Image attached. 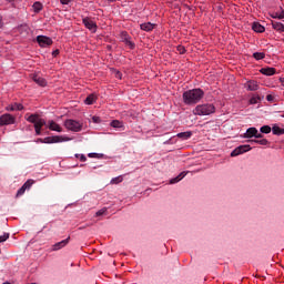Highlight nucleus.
<instances>
[{"mask_svg":"<svg viewBox=\"0 0 284 284\" xmlns=\"http://www.w3.org/2000/svg\"><path fill=\"white\" fill-rule=\"evenodd\" d=\"M205 97L203 89L187 90L182 94L183 102L185 105H196Z\"/></svg>","mask_w":284,"mask_h":284,"instance_id":"f257e3e1","label":"nucleus"},{"mask_svg":"<svg viewBox=\"0 0 284 284\" xmlns=\"http://www.w3.org/2000/svg\"><path fill=\"white\" fill-rule=\"evenodd\" d=\"M215 112L216 108L214 104H199L193 110L195 116H210V114H214Z\"/></svg>","mask_w":284,"mask_h":284,"instance_id":"f03ea898","label":"nucleus"},{"mask_svg":"<svg viewBox=\"0 0 284 284\" xmlns=\"http://www.w3.org/2000/svg\"><path fill=\"white\" fill-rule=\"evenodd\" d=\"M64 126L67 130H71V132H81L83 124L77 120H67Z\"/></svg>","mask_w":284,"mask_h":284,"instance_id":"7ed1b4c3","label":"nucleus"},{"mask_svg":"<svg viewBox=\"0 0 284 284\" xmlns=\"http://www.w3.org/2000/svg\"><path fill=\"white\" fill-rule=\"evenodd\" d=\"M29 123H33L34 128L42 129L45 125V120L41 119L39 114H31L27 118Z\"/></svg>","mask_w":284,"mask_h":284,"instance_id":"20e7f679","label":"nucleus"},{"mask_svg":"<svg viewBox=\"0 0 284 284\" xmlns=\"http://www.w3.org/2000/svg\"><path fill=\"white\" fill-rule=\"evenodd\" d=\"M17 123V118L12 114L4 113L0 116V125H14Z\"/></svg>","mask_w":284,"mask_h":284,"instance_id":"39448f33","label":"nucleus"},{"mask_svg":"<svg viewBox=\"0 0 284 284\" xmlns=\"http://www.w3.org/2000/svg\"><path fill=\"white\" fill-rule=\"evenodd\" d=\"M250 150H252V146H250V144L240 145L231 152V156H239L241 154H245V152H250Z\"/></svg>","mask_w":284,"mask_h":284,"instance_id":"423d86ee","label":"nucleus"},{"mask_svg":"<svg viewBox=\"0 0 284 284\" xmlns=\"http://www.w3.org/2000/svg\"><path fill=\"white\" fill-rule=\"evenodd\" d=\"M37 42L39 43L40 48H50L52 45V39L45 36H38Z\"/></svg>","mask_w":284,"mask_h":284,"instance_id":"0eeeda50","label":"nucleus"},{"mask_svg":"<svg viewBox=\"0 0 284 284\" xmlns=\"http://www.w3.org/2000/svg\"><path fill=\"white\" fill-rule=\"evenodd\" d=\"M34 185V180H28L17 192V196H23L26 194V190H30Z\"/></svg>","mask_w":284,"mask_h":284,"instance_id":"6e6552de","label":"nucleus"},{"mask_svg":"<svg viewBox=\"0 0 284 284\" xmlns=\"http://www.w3.org/2000/svg\"><path fill=\"white\" fill-rule=\"evenodd\" d=\"M82 23L84 24L88 30H91V32H97V22L92 21L90 18H83Z\"/></svg>","mask_w":284,"mask_h":284,"instance_id":"1a4fd4ad","label":"nucleus"},{"mask_svg":"<svg viewBox=\"0 0 284 284\" xmlns=\"http://www.w3.org/2000/svg\"><path fill=\"white\" fill-rule=\"evenodd\" d=\"M62 141H70V138L59 135L44 138V143H62Z\"/></svg>","mask_w":284,"mask_h":284,"instance_id":"9d476101","label":"nucleus"},{"mask_svg":"<svg viewBox=\"0 0 284 284\" xmlns=\"http://www.w3.org/2000/svg\"><path fill=\"white\" fill-rule=\"evenodd\" d=\"M68 243H70V236L65 240H62L61 242L53 244L52 252H59V250H63V247H65V245H68Z\"/></svg>","mask_w":284,"mask_h":284,"instance_id":"9b49d317","label":"nucleus"},{"mask_svg":"<svg viewBox=\"0 0 284 284\" xmlns=\"http://www.w3.org/2000/svg\"><path fill=\"white\" fill-rule=\"evenodd\" d=\"M245 88L248 92H256V90H258V82L250 80L245 83Z\"/></svg>","mask_w":284,"mask_h":284,"instance_id":"f8f14e48","label":"nucleus"},{"mask_svg":"<svg viewBox=\"0 0 284 284\" xmlns=\"http://www.w3.org/2000/svg\"><path fill=\"white\" fill-rule=\"evenodd\" d=\"M185 176H187V172L183 171L178 176L171 179L169 181V183H170V185H174V184L179 183L180 181H183V179H185Z\"/></svg>","mask_w":284,"mask_h":284,"instance_id":"ddd939ff","label":"nucleus"},{"mask_svg":"<svg viewBox=\"0 0 284 284\" xmlns=\"http://www.w3.org/2000/svg\"><path fill=\"white\" fill-rule=\"evenodd\" d=\"M261 74H264L265 77H274L276 74V69L275 68H262L260 70Z\"/></svg>","mask_w":284,"mask_h":284,"instance_id":"4468645a","label":"nucleus"},{"mask_svg":"<svg viewBox=\"0 0 284 284\" xmlns=\"http://www.w3.org/2000/svg\"><path fill=\"white\" fill-rule=\"evenodd\" d=\"M32 79L34 83H37L41 88H45L48 85V82L43 78H41V75L39 74H33Z\"/></svg>","mask_w":284,"mask_h":284,"instance_id":"2eb2a0df","label":"nucleus"},{"mask_svg":"<svg viewBox=\"0 0 284 284\" xmlns=\"http://www.w3.org/2000/svg\"><path fill=\"white\" fill-rule=\"evenodd\" d=\"M141 30H144V32H152V30H154V28H156V24L152 23V22H144L142 24H140Z\"/></svg>","mask_w":284,"mask_h":284,"instance_id":"dca6fc26","label":"nucleus"},{"mask_svg":"<svg viewBox=\"0 0 284 284\" xmlns=\"http://www.w3.org/2000/svg\"><path fill=\"white\" fill-rule=\"evenodd\" d=\"M257 129L256 128H254V126H252V128H248L247 130H246V133L244 134V139H252V136H256V134H257Z\"/></svg>","mask_w":284,"mask_h":284,"instance_id":"f3484780","label":"nucleus"},{"mask_svg":"<svg viewBox=\"0 0 284 284\" xmlns=\"http://www.w3.org/2000/svg\"><path fill=\"white\" fill-rule=\"evenodd\" d=\"M49 130L52 132H63V129L54 121H49Z\"/></svg>","mask_w":284,"mask_h":284,"instance_id":"a211bd4d","label":"nucleus"},{"mask_svg":"<svg viewBox=\"0 0 284 284\" xmlns=\"http://www.w3.org/2000/svg\"><path fill=\"white\" fill-rule=\"evenodd\" d=\"M272 28L273 30H276V32H284V24L282 22L273 20Z\"/></svg>","mask_w":284,"mask_h":284,"instance_id":"6ab92c4d","label":"nucleus"},{"mask_svg":"<svg viewBox=\"0 0 284 284\" xmlns=\"http://www.w3.org/2000/svg\"><path fill=\"white\" fill-rule=\"evenodd\" d=\"M192 138V131H185L178 133V139H182V141H187V139Z\"/></svg>","mask_w":284,"mask_h":284,"instance_id":"aec40b11","label":"nucleus"},{"mask_svg":"<svg viewBox=\"0 0 284 284\" xmlns=\"http://www.w3.org/2000/svg\"><path fill=\"white\" fill-rule=\"evenodd\" d=\"M252 30H254V32L262 33V32H265V27H263L258 22H253Z\"/></svg>","mask_w":284,"mask_h":284,"instance_id":"412c9836","label":"nucleus"},{"mask_svg":"<svg viewBox=\"0 0 284 284\" xmlns=\"http://www.w3.org/2000/svg\"><path fill=\"white\" fill-rule=\"evenodd\" d=\"M7 110H10L11 112H14L16 110H18L20 112L21 110H23V104L14 103V104L9 105L7 108Z\"/></svg>","mask_w":284,"mask_h":284,"instance_id":"4be33fe9","label":"nucleus"},{"mask_svg":"<svg viewBox=\"0 0 284 284\" xmlns=\"http://www.w3.org/2000/svg\"><path fill=\"white\" fill-rule=\"evenodd\" d=\"M272 132L275 136H282V134H284V129H281L278 125H274L272 128Z\"/></svg>","mask_w":284,"mask_h":284,"instance_id":"5701e85b","label":"nucleus"},{"mask_svg":"<svg viewBox=\"0 0 284 284\" xmlns=\"http://www.w3.org/2000/svg\"><path fill=\"white\" fill-rule=\"evenodd\" d=\"M94 101H97V95L94 94H90L87 97V99L84 100V103L87 105H92L94 103Z\"/></svg>","mask_w":284,"mask_h":284,"instance_id":"b1692460","label":"nucleus"},{"mask_svg":"<svg viewBox=\"0 0 284 284\" xmlns=\"http://www.w3.org/2000/svg\"><path fill=\"white\" fill-rule=\"evenodd\" d=\"M248 143H257L258 145H267L270 143V141H267V139L248 140Z\"/></svg>","mask_w":284,"mask_h":284,"instance_id":"393cba45","label":"nucleus"},{"mask_svg":"<svg viewBox=\"0 0 284 284\" xmlns=\"http://www.w3.org/2000/svg\"><path fill=\"white\" fill-rule=\"evenodd\" d=\"M120 39H121V41H122L123 43H125V42H128V41H129L130 39H132V38L130 37V34H128L126 31H122L121 34H120Z\"/></svg>","mask_w":284,"mask_h":284,"instance_id":"a878e982","label":"nucleus"},{"mask_svg":"<svg viewBox=\"0 0 284 284\" xmlns=\"http://www.w3.org/2000/svg\"><path fill=\"white\" fill-rule=\"evenodd\" d=\"M260 132L262 134H270V132H272V126L270 125H263L261 129H260Z\"/></svg>","mask_w":284,"mask_h":284,"instance_id":"bb28decb","label":"nucleus"},{"mask_svg":"<svg viewBox=\"0 0 284 284\" xmlns=\"http://www.w3.org/2000/svg\"><path fill=\"white\" fill-rule=\"evenodd\" d=\"M33 10L34 12H41V10H43V4L41 2H34Z\"/></svg>","mask_w":284,"mask_h":284,"instance_id":"cd10ccee","label":"nucleus"},{"mask_svg":"<svg viewBox=\"0 0 284 284\" xmlns=\"http://www.w3.org/2000/svg\"><path fill=\"white\" fill-rule=\"evenodd\" d=\"M253 58H255L256 61H261L262 59H265V53L255 52V53H253Z\"/></svg>","mask_w":284,"mask_h":284,"instance_id":"c85d7f7f","label":"nucleus"},{"mask_svg":"<svg viewBox=\"0 0 284 284\" xmlns=\"http://www.w3.org/2000/svg\"><path fill=\"white\" fill-rule=\"evenodd\" d=\"M119 183H123V176H116L111 180L112 185H116Z\"/></svg>","mask_w":284,"mask_h":284,"instance_id":"c756f323","label":"nucleus"},{"mask_svg":"<svg viewBox=\"0 0 284 284\" xmlns=\"http://www.w3.org/2000/svg\"><path fill=\"white\" fill-rule=\"evenodd\" d=\"M111 128H123V122H121L119 120H113L111 122Z\"/></svg>","mask_w":284,"mask_h":284,"instance_id":"7c9ffc66","label":"nucleus"},{"mask_svg":"<svg viewBox=\"0 0 284 284\" xmlns=\"http://www.w3.org/2000/svg\"><path fill=\"white\" fill-rule=\"evenodd\" d=\"M260 100H261V97L254 95V97H252V98L250 99V103H251V105H256V103H258Z\"/></svg>","mask_w":284,"mask_h":284,"instance_id":"2f4dec72","label":"nucleus"},{"mask_svg":"<svg viewBox=\"0 0 284 284\" xmlns=\"http://www.w3.org/2000/svg\"><path fill=\"white\" fill-rule=\"evenodd\" d=\"M104 214H108V207H103V209L99 210L95 213V216H103Z\"/></svg>","mask_w":284,"mask_h":284,"instance_id":"473e14b6","label":"nucleus"},{"mask_svg":"<svg viewBox=\"0 0 284 284\" xmlns=\"http://www.w3.org/2000/svg\"><path fill=\"white\" fill-rule=\"evenodd\" d=\"M9 239H10V233H4L3 235H0V243H6V241Z\"/></svg>","mask_w":284,"mask_h":284,"instance_id":"72a5a7b5","label":"nucleus"},{"mask_svg":"<svg viewBox=\"0 0 284 284\" xmlns=\"http://www.w3.org/2000/svg\"><path fill=\"white\" fill-rule=\"evenodd\" d=\"M125 45H128L130 48V50H134V48H136V44H134V42H132L131 39H129V41L124 42Z\"/></svg>","mask_w":284,"mask_h":284,"instance_id":"f704fd0d","label":"nucleus"},{"mask_svg":"<svg viewBox=\"0 0 284 284\" xmlns=\"http://www.w3.org/2000/svg\"><path fill=\"white\" fill-rule=\"evenodd\" d=\"M176 50H178V52H179L180 54H185V47H183V45H178V47H176Z\"/></svg>","mask_w":284,"mask_h":284,"instance_id":"c9c22d12","label":"nucleus"},{"mask_svg":"<svg viewBox=\"0 0 284 284\" xmlns=\"http://www.w3.org/2000/svg\"><path fill=\"white\" fill-rule=\"evenodd\" d=\"M92 121H93V123H101V118L94 115V116H92Z\"/></svg>","mask_w":284,"mask_h":284,"instance_id":"e433bc0d","label":"nucleus"},{"mask_svg":"<svg viewBox=\"0 0 284 284\" xmlns=\"http://www.w3.org/2000/svg\"><path fill=\"white\" fill-rule=\"evenodd\" d=\"M37 136H41V129L39 126H34Z\"/></svg>","mask_w":284,"mask_h":284,"instance_id":"4c0bfd02","label":"nucleus"},{"mask_svg":"<svg viewBox=\"0 0 284 284\" xmlns=\"http://www.w3.org/2000/svg\"><path fill=\"white\" fill-rule=\"evenodd\" d=\"M266 101H270L272 103V101H274V95L272 94L266 95Z\"/></svg>","mask_w":284,"mask_h":284,"instance_id":"58836bf2","label":"nucleus"},{"mask_svg":"<svg viewBox=\"0 0 284 284\" xmlns=\"http://www.w3.org/2000/svg\"><path fill=\"white\" fill-rule=\"evenodd\" d=\"M80 161H81L82 163H85V161H88V158H85L84 154H81V155H80Z\"/></svg>","mask_w":284,"mask_h":284,"instance_id":"ea45409f","label":"nucleus"},{"mask_svg":"<svg viewBox=\"0 0 284 284\" xmlns=\"http://www.w3.org/2000/svg\"><path fill=\"white\" fill-rule=\"evenodd\" d=\"M71 0H60V3H62V6H68V3H70Z\"/></svg>","mask_w":284,"mask_h":284,"instance_id":"a19ab883","label":"nucleus"},{"mask_svg":"<svg viewBox=\"0 0 284 284\" xmlns=\"http://www.w3.org/2000/svg\"><path fill=\"white\" fill-rule=\"evenodd\" d=\"M255 139H263V133H260V132L257 131V133L255 134Z\"/></svg>","mask_w":284,"mask_h":284,"instance_id":"79ce46f5","label":"nucleus"},{"mask_svg":"<svg viewBox=\"0 0 284 284\" xmlns=\"http://www.w3.org/2000/svg\"><path fill=\"white\" fill-rule=\"evenodd\" d=\"M52 57H59V49H57V50H54V51L52 52Z\"/></svg>","mask_w":284,"mask_h":284,"instance_id":"37998d69","label":"nucleus"},{"mask_svg":"<svg viewBox=\"0 0 284 284\" xmlns=\"http://www.w3.org/2000/svg\"><path fill=\"white\" fill-rule=\"evenodd\" d=\"M271 17H272L273 19H278V12H275V13L271 14Z\"/></svg>","mask_w":284,"mask_h":284,"instance_id":"c03bdc74","label":"nucleus"},{"mask_svg":"<svg viewBox=\"0 0 284 284\" xmlns=\"http://www.w3.org/2000/svg\"><path fill=\"white\" fill-rule=\"evenodd\" d=\"M0 28H3V17L0 16Z\"/></svg>","mask_w":284,"mask_h":284,"instance_id":"a18cd8bd","label":"nucleus"},{"mask_svg":"<svg viewBox=\"0 0 284 284\" xmlns=\"http://www.w3.org/2000/svg\"><path fill=\"white\" fill-rule=\"evenodd\" d=\"M278 19H284V11H282L281 13H278Z\"/></svg>","mask_w":284,"mask_h":284,"instance_id":"49530a36","label":"nucleus"},{"mask_svg":"<svg viewBox=\"0 0 284 284\" xmlns=\"http://www.w3.org/2000/svg\"><path fill=\"white\" fill-rule=\"evenodd\" d=\"M94 156H97V153H89L90 159H94Z\"/></svg>","mask_w":284,"mask_h":284,"instance_id":"de8ad7c7","label":"nucleus"},{"mask_svg":"<svg viewBox=\"0 0 284 284\" xmlns=\"http://www.w3.org/2000/svg\"><path fill=\"white\" fill-rule=\"evenodd\" d=\"M37 143H44V139L39 138V139L37 140Z\"/></svg>","mask_w":284,"mask_h":284,"instance_id":"09e8293b","label":"nucleus"},{"mask_svg":"<svg viewBox=\"0 0 284 284\" xmlns=\"http://www.w3.org/2000/svg\"><path fill=\"white\" fill-rule=\"evenodd\" d=\"M115 77H116V79H121V72L118 71V72L115 73Z\"/></svg>","mask_w":284,"mask_h":284,"instance_id":"8fccbe9b","label":"nucleus"},{"mask_svg":"<svg viewBox=\"0 0 284 284\" xmlns=\"http://www.w3.org/2000/svg\"><path fill=\"white\" fill-rule=\"evenodd\" d=\"M280 83H281V85H283V88H284V78H280Z\"/></svg>","mask_w":284,"mask_h":284,"instance_id":"3c124183","label":"nucleus"},{"mask_svg":"<svg viewBox=\"0 0 284 284\" xmlns=\"http://www.w3.org/2000/svg\"><path fill=\"white\" fill-rule=\"evenodd\" d=\"M110 3H114L116 0H108Z\"/></svg>","mask_w":284,"mask_h":284,"instance_id":"603ef678","label":"nucleus"},{"mask_svg":"<svg viewBox=\"0 0 284 284\" xmlns=\"http://www.w3.org/2000/svg\"><path fill=\"white\" fill-rule=\"evenodd\" d=\"M283 119H284V113L282 114Z\"/></svg>","mask_w":284,"mask_h":284,"instance_id":"864d4df0","label":"nucleus"}]
</instances>
